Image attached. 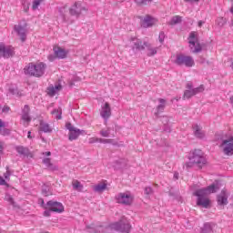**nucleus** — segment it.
<instances>
[{
  "label": "nucleus",
  "mask_w": 233,
  "mask_h": 233,
  "mask_svg": "<svg viewBox=\"0 0 233 233\" xmlns=\"http://www.w3.org/2000/svg\"><path fill=\"white\" fill-rule=\"evenodd\" d=\"M188 44H189V48L193 54H198V52H201L202 47H201V44H199V40L198 39L197 32H191L189 34Z\"/></svg>",
  "instance_id": "obj_6"
},
{
  "label": "nucleus",
  "mask_w": 233,
  "mask_h": 233,
  "mask_svg": "<svg viewBox=\"0 0 233 233\" xmlns=\"http://www.w3.org/2000/svg\"><path fill=\"white\" fill-rule=\"evenodd\" d=\"M0 134L6 136V134H10V131L8 129H0Z\"/></svg>",
  "instance_id": "obj_40"
},
{
  "label": "nucleus",
  "mask_w": 233,
  "mask_h": 233,
  "mask_svg": "<svg viewBox=\"0 0 233 233\" xmlns=\"http://www.w3.org/2000/svg\"><path fill=\"white\" fill-rule=\"evenodd\" d=\"M181 23V16L179 15H175L172 17V19L169 22V25H179Z\"/></svg>",
  "instance_id": "obj_29"
},
{
  "label": "nucleus",
  "mask_w": 233,
  "mask_h": 233,
  "mask_svg": "<svg viewBox=\"0 0 233 233\" xmlns=\"http://www.w3.org/2000/svg\"><path fill=\"white\" fill-rule=\"evenodd\" d=\"M4 148H5V143L0 142V152H3Z\"/></svg>",
  "instance_id": "obj_46"
},
{
  "label": "nucleus",
  "mask_w": 233,
  "mask_h": 233,
  "mask_svg": "<svg viewBox=\"0 0 233 233\" xmlns=\"http://www.w3.org/2000/svg\"><path fill=\"white\" fill-rule=\"evenodd\" d=\"M51 114L53 116H56V119H61V114H63V112L61 111V109H54Z\"/></svg>",
  "instance_id": "obj_31"
},
{
  "label": "nucleus",
  "mask_w": 233,
  "mask_h": 233,
  "mask_svg": "<svg viewBox=\"0 0 233 233\" xmlns=\"http://www.w3.org/2000/svg\"><path fill=\"white\" fill-rule=\"evenodd\" d=\"M145 194H146V196H150V194H154V189H152V187H146Z\"/></svg>",
  "instance_id": "obj_34"
},
{
  "label": "nucleus",
  "mask_w": 233,
  "mask_h": 233,
  "mask_svg": "<svg viewBox=\"0 0 233 233\" xmlns=\"http://www.w3.org/2000/svg\"><path fill=\"white\" fill-rule=\"evenodd\" d=\"M22 120L24 123H26V127L30 125V121H32V117H30V106L25 105L23 108Z\"/></svg>",
  "instance_id": "obj_17"
},
{
  "label": "nucleus",
  "mask_w": 233,
  "mask_h": 233,
  "mask_svg": "<svg viewBox=\"0 0 233 233\" xmlns=\"http://www.w3.org/2000/svg\"><path fill=\"white\" fill-rule=\"evenodd\" d=\"M83 12H88V8L81 1L75 2L69 8L70 15H75L76 17L82 15Z\"/></svg>",
  "instance_id": "obj_7"
},
{
  "label": "nucleus",
  "mask_w": 233,
  "mask_h": 233,
  "mask_svg": "<svg viewBox=\"0 0 233 233\" xmlns=\"http://www.w3.org/2000/svg\"><path fill=\"white\" fill-rule=\"evenodd\" d=\"M0 185H5V186L8 185L6 184V181L2 177H0Z\"/></svg>",
  "instance_id": "obj_45"
},
{
  "label": "nucleus",
  "mask_w": 233,
  "mask_h": 233,
  "mask_svg": "<svg viewBox=\"0 0 233 233\" xmlns=\"http://www.w3.org/2000/svg\"><path fill=\"white\" fill-rule=\"evenodd\" d=\"M219 148L222 150L224 156H233V136L223 137Z\"/></svg>",
  "instance_id": "obj_3"
},
{
  "label": "nucleus",
  "mask_w": 233,
  "mask_h": 233,
  "mask_svg": "<svg viewBox=\"0 0 233 233\" xmlns=\"http://www.w3.org/2000/svg\"><path fill=\"white\" fill-rule=\"evenodd\" d=\"M203 23H204L203 21H199V22H198V26H199V27H202V26H203Z\"/></svg>",
  "instance_id": "obj_52"
},
{
  "label": "nucleus",
  "mask_w": 233,
  "mask_h": 233,
  "mask_svg": "<svg viewBox=\"0 0 233 233\" xmlns=\"http://www.w3.org/2000/svg\"><path fill=\"white\" fill-rule=\"evenodd\" d=\"M71 185L73 187L74 190H76L77 192H83V184L77 179H73L71 182Z\"/></svg>",
  "instance_id": "obj_22"
},
{
  "label": "nucleus",
  "mask_w": 233,
  "mask_h": 233,
  "mask_svg": "<svg viewBox=\"0 0 233 233\" xmlns=\"http://www.w3.org/2000/svg\"><path fill=\"white\" fill-rule=\"evenodd\" d=\"M111 228L117 232L129 233L132 226L127 218H122L118 222L112 224Z\"/></svg>",
  "instance_id": "obj_5"
},
{
  "label": "nucleus",
  "mask_w": 233,
  "mask_h": 233,
  "mask_svg": "<svg viewBox=\"0 0 233 233\" xmlns=\"http://www.w3.org/2000/svg\"><path fill=\"white\" fill-rule=\"evenodd\" d=\"M106 187H107L106 181H102L97 185L94 186L93 190L95 192H99V193L105 192V190H106Z\"/></svg>",
  "instance_id": "obj_19"
},
{
  "label": "nucleus",
  "mask_w": 233,
  "mask_h": 233,
  "mask_svg": "<svg viewBox=\"0 0 233 233\" xmlns=\"http://www.w3.org/2000/svg\"><path fill=\"white\" fill-rule=\"evenodd\" d=\"M53 52L55 54V56L52 55L49 56H48L49 61H54L56 57H57V59H66V56H68V51H66V49L59 46H55L53 47Z\"/></svg>",
  "instance_id": "obj_9"
},
{
  "label": "nucleus",
  "mask_w": 233,
  "mask_h": 233,
  "mask_svg": "<svg viewBox=\"0 0 233 233\" xmlns=\"http://www.w3.org/2000/svg\"><path fill=\"white\" fill-rule=\"evenodd\" d=\"M4 177H5V179H7L8 181L10 180V171H6L5 174H4Z\"/></svg>",
  "instance_id": "obj_42"
},
{
  "label": "nucleus",
  "mask_w": 233,
  "mask_h": 233,
  "mask_svg": "<svg viewBox=\"0 0 233 233\" xmlns=\"http://www.w3.org/2000/svg\"><path fill=\"white\" fill-rule=\"evenodd\" d=\"M218 205L224 207V205H228V197L227 196V191L222 190L221 193L218 196Z\"/></svg>",
  "instance_id": "obj_18"
},
{
  "label": "nucleus",
  "mask_w": 233,
  "mask_h": 233,
  "mask_svg": "<svg viewBox=\"0 0 233 233\" xmlns=\"http://www.w3.org/2000/svg\"><path fill=\"white\" fill-rule=\"evenodd\" d=\"M5 110H10V107H5Z\"/></svg>",
  "instance_id": "obj_56"
},
{
  "label": "nucleus",
  "mask_w": 233,
  "mask_h": 233,
  "mask_svg": "<svg viewBox=\"0 0 233 233\" xmlns=\"http://www.w3.org/2000/svg\"><path fill=\"white\" fill-rule=\"evenodd\" d=\"M27 137L28 139H32V131H28Z\"/></svg>",
  "instance_id": "obj_51"
},
{
  "label": "nucleus",
  "mask_w": 233,
  "mask_h": 233,
  "mask_svg": "<svg viewBox=\"0 0 233 233\" xmlns=\"http://www.w3.org/2000/svg\"><path fill=\"white\" fill-rule=\"evenodd\" d=\"M5 122H3L2 119H0V128H5Z\"/></svg>",
  "instance_id": "obj_48"
},
{
  "label": "nucleus",
  "mask_w": 233,
  "mask_h": 233,
  "mask_svg": "<svg viewBox=\"0 0 233 233\" xmlns=\"http://www.w3.org/2000/svg\"><path fill=\"white\" fill-rule=\"evenodd\" d=\"M177 65H185V66H194V58L192 56H185V55H178L176 60Z\"/></svg>",
  "instance_id": "obj_12"
},
{
  "label": "nucleus",
  "mask_w": 233,
  "mask_h": 233,
  "mask_svg": "<svg viewBox=\"0 0 233 233\" xmlns=\"http://www.w3.org/2000/svg\"><path fill=\"white\" fill-rule=\"evenodd\" d=\"M46 70V64L44 62L29 63L24 68V74L29 77H43Z\"/></svg>",
  "instance_id": "obj_2"
},
{
  "label": "nucleus",
  "mask_w": 233,
  "mask_h": 233,
  "mask_svg": "<svg viewBox=\"0 0 233 233\" xmlns=\"http://www.w3.org/2000/svg\"><path fill=\"white\" fill-rule=\"evenodd\" d=\"M43 163H44L45 165H46V167H52V162H51L50 158H45V159L43 160Z\"/></svg>",
  "instance_id": "obj_38"
},
{
  "label": "nucleus",
  "mask_w": 233,
  "mask_h": 233,
  "mask_svg": "<svg viewBox=\"0 0 233 233\" xmlns=\"http://www.w3.org/2000/svg\"><path fill=\"white\" fill-rule=\"evenodd\" d=\"M164 39H165V33H160L159 34V41H160V43H163Z\"/></svg>",
  "instance_id": "obj_43"
},
{
  "label": "nucleus",
  "mask_w": 233,
  "mask_h": 233,
  "mask_svg": "<svg viewBox=\"0 0 233 233\" xmlns=\"http://www.w3.org/2000/svg\"><path fill=\"white\" fill-rule=\"evenodd\" d=\"M66 128H67V130H69V132H71V130L76 129V127H74L71 123H66Z\"/></svg>",
  "instance_id": "obj_39"
},
{
  "label": "nucleus",
  "mask_w": 233,
  "mask_h": 233,
  "mask_svg": "<svg viewBox=\"0 0 233 233\" xmlns=\"http://www.w3.org/2000/svg\"><path fill=\"white\" fill-rule=\"evenodd\" d=\"M189 161L192 165H196L199 168H203V167L207 165V158H205L203 151L199 149L193 151L192 156L189 158Z\"/></svg>",
  "instance_id": "obj_4"
},
{
  "label": "nucleus",
  "mask_w": 233,
  "mask_h": 233,
  "mask_svg": "<svg viewBox=\"0 0 233 233\" xmlns=\"http://www.w3.org/2000/svg\"><path fill=\"white\" fill-rule=\"evenodd\" d=\"M61 88H63V86H61V85H57L55 86H49L47 88V94L51 97H54V96H56V94H57V92H59L61 90Z\"/></svg>",
  "instance_id": "obj_20"
},
{
  "label": "nucleus",
  "mask_w": 233,
  "mask_h": 233,
  "mask_svg": "<svg viewBox=\"0 0 233 233\" xmlns=\"http://www.w3.org/2000/svg\"><path fill=\"white\" fill-rule=\"evenodd\" d=\"M158 101H159L160 105L157 106V113L163 112V110H165V105L167 103V100H165L163 98H159Z\"/></svg>",
  "instance_id": "obj_28"
},
{
  "label": "nucleus",
  "mask_w": 233,
  "mask_h": 233,
  "mask_svg": "<svg viewBox=\"0 0 233 233\" xmlns=\"http://www.w3.org/2000/svg\"><path fill=\"white\" fill-rule=\"evenodd\" d=\"M46 209L50 210V212H56V214H62V212H65V206L61 202L50 200L46 203Z\"/></svg>",
  "instance_id": "obj_10"
},
{
  "label": "nucleus",
  "mask_w": 233,
  "mask_h": 233,
  "mask_svg": "<svg viewBox=\"0 0 233 233\" xmlns=\"http://www.w3.org/2000/svg\"><path fill=\"white\" fill-rule=\"evenodd\" d=\"M44 216L45 218H50V211H45Z\"/></svg>",
  "instance_id": "obj_49"
},
{
  "label": "nucleus",
  "mask_w": 233,
  "mask_h": 233,
  "mask_svg": "<svg viewBox=\"0 0 233 233\" xmlns=\"http://www.w3.org/2000/svg\"><path fill=\"white\" fill-rule=\"evenodd\" d=\"M5 110H10V107H5Z\"/></svg>",
  "instance_id": "obj_57"
},
{
  "label": "nucleus",
  "mask_w": 233,
  "mask_h": 233,
  "mask_svg": "<svg viewBox=\"0 0 233 233\" xmlns=\"http://www.w3.org/2000/svg\"><path fill=\"white\" fill-rule=\"evenodd\" d=\"M100 136H102V137H108V136H110V132L108 130L102 129L100 131Z\"/></svg>",
  "instance_id": "obj_35"
},
{
  "label": "nucleus",
  "mask_w": 233,
  "mask_h": 233,
  "mask_svg": "<svg viewBox=\"0 0 233 233\" xmlns=\"http://www.w3.org/2000/svg\"><path fill=\"white\" fill-rule=\"evenodd\" d=\"M22 5L24 6V11L28 12V10L30 9V4L26 2V0H22Z\"/></svg>",
  "instance_id": "obj_32"
},
{
  "label": "nucleus",
  "mask_w": 233,
  "mask_h": 233,
  "mask_svg": "<svg viewBox=\"0 0 233 233\" xmlns=\"http://www.w3.org/2000/svg\"><path fill=\"white\" fill-rule=\"evenodd\" d=\"M223 23H225V18H219Z\"/></svg>",
  "instance_id": "obj_55"
},
{
  "label": "nucleus",
  "mask_w": 233,
  "mask_h": 233,
  "mask_svg": "<svg viewBox=\"0 0 233 233\" xmlns=\"http://www.w3.org/2000/svg\"><path fill=\"white\" fill-rule=\"evenodd\" d=\"M157 23V20L156 18H153L150 15H146L142 20H141V26L143 28H148L150 26H154Z\"/></svg>",
  "instance_id": "obj_15"
},
{
  "label": "nucleus",
  "mask_w": 233,
  "mask_h": 233,
  "mask_svg": "<svg viewBox=\"0 0 233 233\" xmlns=\"http://www.w3.org/2000/svg\"><path fill=\"white\" fill-rule=\"evenodd\" d=\"M219 190L218 185H210L208 187L198 189L194 192V196H197V205L198 207H202L203 208H210V198L208 196L214 194Z\"/></svg>",
  "instance_id": "obj_1"
},
{
  "label": "nucleus",
  "mask_w": 233,
  "mask_h": 233,
  "mask_svg": "<svg viewBox=\"0 0 233 233\" xmlns=\"http://www.w3.org/2000/svg\"><path fill=\"white\" fill-rule=\"evenodd\" d=\"M144 45L147 48V56L149 57L152 56H156V54H157V49L152 47V45H150L149 43H144Z\"/></svg>",
  "instance_id": "obj_23"
},
{
  "label": "nucleus",
  "mask_w": 233,
  "mask_h": 233,
  "mask_svg": "<svg viewBox=\"0 0 233 233\" xmlns=\"http://www.w3.org/2000/svg\"><path fill=\"white\" fill-rule=\"evenodd\" d=\"M230 103L233 105V96L230 97Z\"/></svg>",
  "instance_id": "obj_54"
},
{
  "label": "nucleus",
  "mask_w": 233,
  "mask_h": 233,
  "mask_svg": "<svg viewBox=\"0 0 233 233\" xmlns=\"http://www.w3.org/2000/svg\"><path fill=\"white\" fill-rule=\"evenodd\" d=\"M194 130L196 137H205V133L203 132V130H201V127H199V126H195Z\"/></svg>",
  "instance_id": "obj_26"
},
{
  "label": "nucleus",
  "mask_w": 233,
  "mask_h": 233,
  "mask_svg": "<svg viewBox=\"0 0 233 233\" xmlns=\"http://www.w3.org/2000/svg\"><path fill=\"white\" fill-rule=\"evenodd\" d=\"M145 43L147 42H142L141 40H137L134 43V48H136V50H145L147 48V46H145Z\"/></svg>",
  "instance_id": "obj_25"
},
{
  "label": "nucleus",
  "mask_w": 233,
  "mask_h": 233,
  "mask_svg": "<svg viewBox=\"0 0 233 233\" xmlns=\"http://www.w3.org/2000/svg\"><path fill=\"white\" fill-rule=\"evenodd\" d=\"M46 156H52V153L50 151L46 152Z\"/></svg>",
  "instance_id": "obj_53"
},
{
  "label": "nucleus",
  "mask_w": 233,
  "mask_h": 233,
  "mask_svg": "<svg viewBox=\"0 0 233 233\" xmlns=\"http://www.w3.org/2000/svg\"><path fill=\"white\" fill-rule=\"evenodd\" d=\"M38 203L41 204V207H42L43 208H46V205H45V200H44L43 198H39V199H38Z\"/></svg>",
  "instance_id": "obj_41"
},
{
  "label": "nucleus",
  "mask_w": 233,
  "mask_h": 233,
  "mask_svg": "<svg viewBox=\"0 0 233 233\" xmlns=\"http://www.w3.org/2000/svg\"><path fill=\"white\" fill-rule=\"evenodd\" d=\"M81 136V130L75 128L71 131H69V137L68 139L69 141H75V139H77Z\"/></svg>",
  "instance_id": "obj_21"
},
{
  "label": "nucleus",
  "mask_w": 233,
  "mask_h": 233,
  "mask_svg": "<svg viewBox=\"0 0 233 233\" xmlns=\"http://www.w3.org/2000/svg\"><path fill=\"white\" fill-rule=\"evenodd\" d=\"M100 116L104 119H108L110 116H112V109L110 108V104H108V102H106L104 106H102Z\"/></svg>",
  "instance_id": "obj_16"
},
{
  "label": "nucleus",
  "mask_w": 233,
  "mask_h": 233,
  "mask_svg": "<svg viewBox=\"0 0 233 233\" xmlns=\"http://www.w3.org/2000/svg\"><path fill=\"white\" fill-rule=\"evenodd\" d=\"M101 138L98 137H91L89 138V143L92 145L94 143H101Z\"/></svg>",
  "instance_id": "obj_36"
},
{
  "label": "nucleus",
  "mask_w": 233,
  "mask_h": 233,
  "mask_svg": "<svg viewBox=\"0 0 233 233\" xmlns=\"http://www.w3.org/2000/svg\"><path fill=\"white\" fill-rule=\"evenodd\" d=\"M193 85L191 82H188L186 85V88L187 90L184 92V96H183V99H190V97L196 96V94H199L201 92H204L205 87L203 86V85H201L198 87L193 88Z\"/></svg>",
  "instance_id": "obj_8"
},
{
  "label": "nucleus",
  "mask_w": 233,
  "mask_h": 233,
  "mask_svg": "<svg viewBox=\"0 0 233 233\" xmlns=\"http://www.w3.org/2000/svg\"><path fill=\"white\" fill-rule=\"evenodd\" d=\"M210 232H212V228H210L208 225H205L201 233H210Z\"/></svg>",
  "instance_id": "obj_37"
},
{
  "label": "nucleus",
  "mask_w": 233,
  "mask_h": 233,
  "mask_svg": "<svg viewBox=\"0 0 233 233\" xmlns=\"http://www.w3.org/2000/svg\"><path fill=\"white\" fill-rule=\"evenodd\" d=\"M16 152L20 154V156H26L28 154V148L23 147V146H18L15 147Z\"/></svg>",
  "instance_id": "obj_27"
},
{
  "label": "nucleus",
  "mask_w": 233,
  "mask_h": 233,
  "mask_svg": "<svg viewBox=\"0 0 233 233\" xmlns=\"http://www.w3.org/2000/svg\"><path fill=\"white\" fill-rule=\"evenodd\" d=\"M116 199L117 203H120L121 205H132L134 202V196L128 192L120 193L116 196Z\"/></svg>",
  "instance_id": "obj_11"
},
{
  "label": "nucleus",
  "mask_w": 233,
  "mask_h": 233,
  "mask_svg": "<svg viewBox=\"0 0 233 233\" xmlns=\"http://www.w3.org/2000/svg\"><path fill=\"white\" fill-rule=\"evenodd\" d=\"M100 143H112V139H103V138H101Z\"/></svg>",
  "instance_id": "obj_44"
},
{
  "label": "nucleus",
  "mask_w": 233,
  "mask_h": 233,
  "mask_svg": "<svg viewBox=\"0 0 233 233\" xmlns=\"http://www.w3.org/2000/svg\"><path fill=\"white\" fill-rule=\"evenodd\" d=\"M7 199L11 205H14V198L12 197H8Z\"/></svg>",
  "instance_id": "obj_50"
},
{
  "label": "nucleus",
  "mask_w": 233,
  "mask_h": 233,
  "mask_svg": "<svg viewBox=\"0 0 233 233\" xmlns=\"http://www.w3.org/2000/svg\"><path fill=\"white\" fill-rule=\"evenodd\" d=\"M41 132H45V133H50L52 132V127H50V125L46 122H40V127H39Z\"/></svg>",
  "instance_id": "obj_24"
},
{
  "label": "nucleus",
  "mask_w": 233,
  "mask_h": 233,
  "mask_svg": "<svg viewBox=\"0 0 233 233\" xmlns=\"http://www.w3.org/2000/svg\"><path fill=\"white\" fill-rule=\"evenodd\" d=\"M41 3H43V0H34L32 4V10H37V8L41 6Z\"/></svg>",
  "instance_id": "obj_30"
},
{
  "label": "nucleus",
  "mask_w": 233,
  "mask_h": 233,
  "mask_svg": "<svg viewBox=\"0 0 233 233\" xmlns=\"http://www.w3.org/2000/svg\"><path fill=\"white\" fill-rule=\"evenodd\" d=\"M150 1L152 0H135V3L139 6H142L143 5H147V3H150Z\"/></svg>",
  "instance_id": "obj_33"
},
{
  "label": "nucleus",
  "mask_w": 233,
  "mask_h": 233,
  "mask_svg": "<svg viewBox=\"0 0 233 233\" xmlns=\"http://www.w3.org/2000/svg\"><path fill=\"white\" fill-rule=\"evenodd\" d=\"M15 32L20 36V39L23 43L26 41V24L24 25L21 24H17L15 25Z\"/></svg>",
  "instance_id": "obj_14"
},
{
  "label": "nucleus",
  "mask_w": 233,
  "mask_h": 233,
  "mask_svg": "<svg viewBox=\"0 0 233 233\" xmlns=\"http://www.w3.org/2000/svg\"><path fill=\"white\" fill-rule=\"evenodd\" d=\"M186 3H199V0H184Z\"/></svg>",
  "instance_id": "obj_47"
},
{
  "label": "nucleus",
  "mask_w": 233,
  "mask_h": 233,
  "mask_svg": "<svg viewBox=\"0 0 233 233\" xmlns=\"http://www.w3.org/2000/svg\"><path fill=\"white\" fill-rule=\"evenodd\" d=\"M12 56H14V47L0 43V59L1 57L8 59L9 57H12Z\"/></svg>",
  "instance_id": "obj_13"
}]
</instances>
